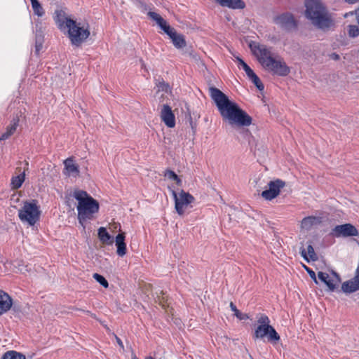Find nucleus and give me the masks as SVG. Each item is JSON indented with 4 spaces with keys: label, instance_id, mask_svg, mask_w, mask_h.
<instances>
[{
    "label": "nucleus",
    "instance_id": "nucleus-18",
    "mask_svg": "<svg viewBox=\"0 0 359 359\" xmlns=\"http://www.w3.org/2000/svg\"><path fill=\"white\" fill-rule=\"evenodd\" d=\"M214 1L222 7L230 9H243L246 4L243 0H214Z\"/></svg>",
    "mask_w": 359,
    "mask_h": 359
},
{
    "label": "nucleus",
    "instance_id": "nucleus-42",
    "mask_svg": "<svg viewBox=\"0 0 359 359\" xmlns=\"http://www.w3.org/2000/svg\"><path fill=\"white\" fill-rule=\"evenodd\" d=\"M174 181L176 182L177 185H178V186H181L182 185V180L179 177V176Z\"/></svg>",
    "mask_w": 359,
    "mask_h": 359
},
{
    "label": "nucleus",
    "instance_id": "nucleus-24",
    "mask_svg": "<svg viewBox=\"0 0 359 359\" xmlns=\"http://www.w3.org/2000/svg\"><path fill=\"white\" fill-rule=\"evenodd\" d=\"M148 15L151 19L156 21L157 25L161 27L162 30L165 32V30H168V28L170 27L169 25L167 24V22L157 13L149 11L148 13Z\"/></svg>",
    "mask_w": 359,
    "mask_h": 359
},
{
    "label": "nucleus",
    "instance_id": "nucleus-7",
    "mask_svg": "<svg viewBox=\"0 0 359 359\" xmlns=\"http://www.w3.org/2000/svg\"><path fill=\"white\" fill-rule=\"evenodd\" d=\"M172 195L175 201V208L179 215H183L185 210L195 201L194 197L189 192L181 190L177 193L172 190Z\"/></svg>",
    "mask_w": 359,
    "mask_h": 359
},
{
    "label": "nucleus",
    "instance_id": "nucleus-43",
    "mask_svg": "<svg viewBox=\"0 0 359 359\" xmlns=\"http://www.w3.org/2000/svg\"><path fill=\"white\" fill-rule=\"evenodd\" d=\"M345 1L349 4H353L359 1V0H345Z\"/></svg>",
    "mask_w": 359,
    "mask_h": 359
},
{
    "label": "nucleus",
    "instance_id": "nucleus-30",
    "mask_svg": "<svg viewBox=\"0 0 359 359\" xmlns=\"http://www.w3.org/2000/svg\"><path fill=\"white\" fill-rule=\"evenodd\" d=\"M2 359H25V356L15 351H9L3 355Z\"/></svg>",
    "mask_w": 359,
    "mask_h": 359
},
{
    "label": "nucleus",
    "instance_id": "nucleus-32",
    "mask_svg": "<svg viewBox=\"0 0 359 359\" xmlns=\"http://www.w3.org/2000/svg\"><path fill=\"white\" fill-rule=\"evenodd\" d=\"M236 58L238 62V67H242L243 70L245 72L248 76L253 74L254 71L249 67V65L244 60H243L239 57H236Z\"/></svg>",
    "mask_w": 359,
    "mask_h": 359
},
{
    "label": "nucleus",
    "instance_id": "nucleus-17",
    "mask_svg": "<svg viewBox=\"0 0 359 359\" xmlns=\"http://www.w3.org/2000/svg\"><path fill=\"white\" fill-rule=\"evenodd\" d=\"M355 16V21L357 22L356 25H350L348 26V36L351 38H355L359 36V7L356 8L354 11H351L344 15L345 18H347L348 15Z\"/></svg>",
    "mask_w": 359,
    "mask_h": 359
},
{
    "label": "nucleus",
    "instance_id": "nucleus-34",
    "mask_svg": "<svg viewBox=\"0 0 359 359\" xmlns=\"http://www.w3.org/2000/svg\"><path fill=\"white\" fill-rule=\"evenodd\" d=\"M268 340L271 342H276L280 340V336L273 327L271 326V329L267 334Z\"/></svg>",
    "mask_w": 359,
    "mask_h": 359
},
{
    "label": "nucleus",
    "instance_id": "nucleus-28",
    "mask_svg": "<svg viewBox=\"0 0 359 359\" xmlns=\"http://www.w3.org/2000/svg\"><path fill=\"white\" fill-rule=\"evenodd\" d=\"M25 174L22 172L17 176H14L11 180V187L12 189H18L21 187L22 184L25 182Z\"/></svg>",
    "mask_w": 359,
    "mask_h": 359
},
{
    "label": "nucleus",
    "instance_id": "nucleus-36",
    "mask_svg": "<svg viewBox=\"0 0 359 359\" xmlns=\"http://www.w3.org/2000/svg\"><path fill=\"white\" fill-rule=\"evenodd\" d=\"M257 323L259 326H267L270 325V320L269 317L265 314H262L258 318Z\"/></svg>",
    "mask_w": 359,
    "mask_h": 359
},
{
    "label": "nucleus",
    "instance_id": "nucleus-22",
    "mask_svg": "<svg viewBox=\"0 0 359 359\" xmlns=\"http://www.w3.org/2000/svg\"><path fill=\"white\" fill-rule=\"evenodd\" d=\"M341 282V278L338 273L332 271L331 274H329V278L326 280L325 284L328 287L330 291H334L339 283Z\"/></svg>",
    "mask_w": 359,
    "mask_h": 359
},
{
    "label": "nucleus",
    "instance_id": "nucleus-46",
    "mask_svg": "<svg viewBox=\"0 0 359 359\" xmlns=\"http://www.w3.org/2000/svg\"><path fill=\"white\" fill-rule=\"evenodd\" d=\"M133 359H138V358H137L136 357H134Z\"/></svg>",
    "mask_w": 359,
    "mask_h": 359
},
{
    "label": "nucleus",
    "instance_id": "nucleus-21",
    "mask_svg": "<svg viewBox=\"0 0 359 359\" xmlns=\"http://www.w3.org/2000/svg\"><path fill=\"white\" fill-rule=\"evenodd\" d=\"M300 254L302 257L307 262H309L310 259L312 261H316L318 259V257L316 253L315 252L314 248L312 245V242H310L307 246V252L306 250L302 246L300 248Z\"/></svg>",
    "mask_w": 359,
    "mask_h": 359
},
{
    "label": "nucleus",
    "instance_id": "nucleus-4",
    "mask_svg": "<svg viewBox=\"0 0 359 359\" xmlns=\"http://www.w3.org/2000/svg\"><path fill=\"white\" fill-rule=\"evenodd\" d=\"M73 196L78 201L77 211L79 223L83 224L86 220L92 219L93 215L99 211V203L86 191L76 190Z\"/></svg>",
    "mask_w": 359,
    "mask_h": 359
},
{
    "label": "nucleus",
    "instance_id": "nucleus-41",
    "mask_svg": "<svg viewBox=\"0 0 359 359\" xmlns=\"http://www.w3.org/2000/svg\"><path fill=\"white\" fill-rule=\"evenodd\" d=\"M116 339L118 344L120 346V347L121 348H123V347H124L122 341L121 340V339L118 338V337H116Z\"/></svg>",
    "mask_w": 359,
    "mask_h": 359
},
{
    "label": "nucleus",
    "instance_id": "nucleus-27",
    "mask_svg": "<svg viewBox=\"0 0 359 359\" xmlns=\"http://www.w3.org/2000/svg\"><path fill=\"white\" fill-rule=\"evenodd\" d=\"M271 325L267 326H259L258 325L257 328L255 330L253 333V339H262L264 337L267 336L269 330L271 329Z\"/></svg>",
    "mask_w": 359,
    "mask_h": 359
},
{
    "label": "nucleus",
    "instance_id": "nucleus-16",
    "mask_svg": "<svg viewBox=\"0 0 359 359\" xmlns=\"http://www.w3.org/2000/svg\"><path fill=\"white\" fill-rule=\"evenodd\" d=\"M13 305V299L6 292L0 290V316L8 312Z\"/></svg>",
    "mask_w": 359,
    "mask_h": 359
},
{
    "label": "nucleus",
    "instance_id": "nucleus-13",
    "mask_svg": "<svg viewBox=\"0 0 359 359\" xmlns=\"http://www.w3.org/2000/svg\"><path fill=\"white\" fill-rule=\"evenodd\" d=\"M162 121L168 127L173 128L175 126V117L171 107L168 104H163L161 111Z\"/></svg>",
    "mask_w": 359,
    "mask_h": 359
},
{
    "label": "nucleus",
    "instance_id": "nucleus-39",
    "mask_svg": "<svg viewBox=\"0 0 359 359\" xmlns=\"http://www.w3.org/2000/svg\"><path fill=\"white\" fill-rule=\"evenodd\" d=\"M304 267L308 273L309 274L310 277L314 280L316 283H318L316 277V273L313 270H311L310 268L306 266V265H304Z\"/></svg>",
    "mask_w": 359,
    "mask_h": 359
},
{
    "label": "nucleus",
    "instance_id": "nucleus-14",
    "mask_svg": "<svg viewBox=\"0 0 359 359\" xmlns=\"http://www.w3.org/2000/svg\"><path fill=\"white\" fill-rule=\"evenodd\" d=\"M323 217L320 216H308L301 222V228L310 231L313 226H319L323 223Z\"/></svg>",
    "mask_w": 359,
    "mask_h": 359
},
{
    "label": "nucleus",
    "instance_id": "nucleus-15",
    "mask_svg": "<svg viewBox=\"0 0 359 359\" xmlns=\"http://www.w3.org/2000/svg\"><path fill=\"white\" fill-rule=\"evenodd\" d=\"M55 22L58 28L62 31L67 29L68 22L69 20H73L72 19L68 18L66 15L65 12L62 10H56L55 11Z\"/></svg>",
    "mask_w": 359,
    "mask_h": 359
},
{
    "label": "nucleus",
    "instance_id": "nucleus-1",
    "mask_svg": "<svg viewBox=\"0 0 359 359\" xmlns=\"http://www.w3.org/2000/svg\"><path fill=\"white\" fill-rule=\"evenodd\" d=\"M210 93L223 119L231 126L239 127L252 124V117L243 110L237 103L230 100L224 93L215 87H210Z\"/></svg>",
    "mask_w": 359,
    "mask_h": 359
},
{
    "label": "nucleus",
    "instance_id": "nucleus-40",
    "mask_svg": "<svg viewBox=\"0 0 359 359\" xmlns=\"http://www.w3.org/2000/svg\"><path fill=\"white\" fill-rule=\"evenodd\" d=\"M330 57L334 60H339V55L336 53H332L330 55Z\"/></svg>",
    "mask_w": 359,
    "mask_h": 359
},
{
    "label": "nucleus",
    "instance_id": "nucleus-9",
    "mask_svg": "<svg viewBox=\"0 0 359 359\" xmlns=\"http://www.w3.org/2000/svg\"><path fill=\"white\" fill-rule=\"evenodd\" d=\"M330 235L339 238V237H351L358 236L359 232L358 229L353 224L347 223L341 225H337L332 229Z\"/></svg>",
    "mask_w": 359,
    "mask_h": 359
},
{
    "label": "nucleus",
    "instance_id": "nucleus-6",
    "mask_svg": "<svg viewBox=\"0 0 359 359\" xmlns=\"http://www.w3.org/2000/svg\"><path fill=\"white\" fill-rule=\"evenodd\" d=\"M36 200L25 201L18 211V217L22 222L34 226L40 219L41 211Z\"/></svg>",
    "mask_w": 359,
    "mask_h": 359
},
{
    "label": "nucleus",
    "instance_id": "nucleus-38",
    "mask_svg": "<svg viewBox=\"0 0 359 359\" xmlns=\"http://www.w3.org/2000/svg\"><path fill=\"white\" fill-rule=\"evenodd\" d=\"M318 277L322 282L325 283L326 280L329 278V274L325 272L319 271L318 273Z\"/></svg>",
    "mask_w": 359,
    "mask_h": 359
},
{
    "label": "nucleus",
    "instance_id": "nucleus-8",
    "mask_svg": "<svg viewBox=\"0 0 359 359\" xmlns=\"http://www.w3.org/2000/svg\"><path fill=\"white\" fill-rule=\"evenodd\" d=\"M273 22L286 31H290L297 27V22L293 14L289 12L276 16L273 18Z\"/></svg>",
    "mask_w": 359,
    "mask_h": 359
},
{
    "label": "nucleus",
    "instance_id": "nucleus-19",
    "mask_svg": "<svg viewBox=\"0 0 359 359\" xmlns=\"http://www.w3.org/2000/svg\"><path fill=\"white\" fill-rule=\"evenodd\" d=\"M19 118L18 116L14 117L9 126L6 127V131L0 136V141H4L8 139L15 132L18 126Z\"/></svg>",
    "mask_w": 359,
    "mask_h": 359
},
{
    "label": "nucleus",
    "instance_id": "nucleus-10",
    "mask_svg": "<svg viewBox=\"0 0 359 359\" xmlns=\"http://www.w3.org/2000/svg\"><path fill=\"white\" fill-rule=\"evenodd\" d=\"M285 185V182L279 179L270 181L268 184L269 189L263 191L261 195L264 199L271 201L280 194V189Z\"/></svg>",
    "mask_w": 359,
    "mask_h": 359
},
{
    "label": "nucleus",
    "instance_id": "nucleus-5",
    "mask_svg": "<svg viewBox=\"0 0 359 359\" xmlns=\"http://www.w3.org/2000/svg\"><path fill=\"white\" fill-rule=\"evenodd\" d=\"M67 30L72 44L76 46H80L90 34L88 23L81 24L76 20L69 21Z\"/></svg>",
    "mask_w": 359,
    "mask_h": 359
},
{
    "label": "nucleus",
    "instance_id": "nucleus-20",
    "mask_svg": "<svg viewBox=\"0 0 359 359\" xmlns=\"http://www.w3.org/2000/svg\"><path fill=\"white\" fill-rule=\"evenodd\" d=\"M125 238L126 236L124 233H120L116 236L115 242L117 248L116 253L120 257H123L126 254Z\"/></svg>",
    "mask_w": 359,
    "mask_h": 359
},
{
    "label": "nucleus",
    "instance_id": "nucleus-31",
    "mask_svg": "<svg viewBox=\"0 0 359 359\" xmlns=\"http://www.w3.org/2000/svg\"><path fill=\"white\" fill-rule=\"evenodd\" d=\"M231 309L234 313V316L239 320H247L249 318V316L247 313H241L236 306V305L231 302L229 305Z\"/></svg>",
    "mask_w": 359,
    "mask_h": 359
},
{
    "label": "nucleus",
    "instance_id": "nucleus-33",
    "mask_svg": "<svg viewBox=\"0 0 359 359\" xmlns=\"http://www.w3.org/2000/svg\"><path fill=\"white\" fill-rule=\"evenodd\" d=\"M248 78L252 81V82L255 85V86L259 90H263L264 88V84L262 83L259 78L257 76V75L253 72V74L248 76Z\"/></svg>",
    "mask_w": 359,
    "mask_h": 359
},
{
    "label": "nucleus",
    "instance_id": "nucleus-26",
    "mask_svg": "<svg viewBox=\"0 0 359 359\" xmlns=\"http://www.w3.org/2000/svg\"><path fill=\"white\" fill-rule=\"evenodd\" d=\"M98 238L104 244H112L113 237L107 232L106 228L100 227L98 229Z\"/></svg>",
    "mask_w": 359,
    "mask_h": 359
},
{
    "label": "nucleus",
    "instance_id": "nucleus-29",
    "mask_svg": "<svg viewBox=\"0 0 359 359\" xmlns=\"http://www.w3.org/2000/svg\"><path fill=\"white\" fill-rule=\"evenodd\" d=\"M31 4L34 13L36 15L39 17H42L45 14L44 9L43 8L41 4L39 3L38 0H34L31 1Z\"/></svg>",
    "mask_w": 359,
    "mask_h": 359
},
{
    "label": "nucleus",
    "instance_id": "nucleus-37",
    "mask_svg": "<svg viewBox=\"0 0 359 359\" xmlns=\"http://www.w3.org/2000/svg\"><path fill=\"white\" fill-rule=\"evenodd\" d=\"M164 176L172 180H176L178 177V175L171 170H166Z\"/></svg>",
    "mask_w": 359,
    "mask_h": 359
},
{
    "label": "nucleus",
    "instance_id": "nucleus-45",
    "mask_svg": "<svg viewBox=\"0 0 359 359\" xmlns=\"http://www.w3.org/2000/svg\"><path fill=\"white\" fill-rule=\"evenodd\" d=\"M145 359H154V358L151 356H147L145 358Z\"/></svg>",
    "mask_w": 359,
    "mask_h": 359
},
{
    "label": "nucleus",
    "instance_id": "nucleus-3",
    "mask_svg": "<svg viewBox=\"0 0 359 359\" xmlns=\"http://www.w3.org/2000/svg\"><path fill=\"white\" fill-rule=\"evenodd\" d=\"M305 17L318 29L328 32L335 26L332 13L321 0H305Z\"/></svg>",
    "mask_w": 359,
    "mask_h": 359
},
{
    "label": "nucleus",
    "instance_id": "nucleus-12",
    "mask_svg": "<svg viewBox=\"0 0 359 359\" xmlns=\"http://www.w3.org/2000/svg\"><path fill=\"white\" fill-rule=\"evenodd\" d=\"M64 164V175L67 176L78 177L79 175V167L75 163L74 157H69L63 162Z\"/></svg>",
    "mask_w": 359,
    "mask_h": 359
},
{
    "label": "nucleus",
    "instance_id": "nucleus-11",
    "mask_svg": "<svg viewBox=\"0 0 359 359\" xmlns=\"http://www.w3.org/2000/svg\"><path fill=\"white\" fill-rule=\"evenodd\" d=\"M165 33L169 36L173 46L177 49L184 48L187 46V42L184 35L179 34L176 30L170 27Z\"/></svg>",
    "mask_w": 359,
    "mask_h": 359
},
{
    "label": "nucleus",
    "instance_id": "nucleus-35",
    "mask_svg": "<svg viewBox=\"0 0 359 359\" xmlns=\"http://www.w3.org/2000/svg\"><path fill=\"white\" fill-rule=\"evenodd\" d=\"M93 278L104 287L107 288L109 287L108 281L103 276L95 273L93 274Z\"/></svg>",
    "mask_w": 359,
    "mask_h": 359
},
{
    "label": "nucleus",
    "instance_id": "nucleus-44",
    "mask_svg": "<svg viewBox=\"0 0 359 359\" xmlns=\"http://www.w3.org/2000/svg\"><path fill=\"white\" fill-rule=\"evenodd\" d=\"M40 46H37V45L36 46V51H39V49H40Z\"/></svg>",
    "mask_w": 359,
    "mask_h": 359
},
{
    "label": "nucleus",
    "instance_id": "nucleus-2",
    "mask_svg": "<svg viewBox=\"0 0 359 359\" xmlns=\"http://www.w3.org/2000/svg\"><path fill=\"white\" fill-rule=\"evenodd\" d=\"M249 46L264 69L280 76L289 74L290 72L289 67L280 56L272 51V47L256 42H251Z\"/></svg>",
    "mask_w": 359,
    "mask_h": 359
},
{
    "label": "nucleus",
    "instance_id": "nucleus-23",
    "mask_svg": "<svg viewBox=\"0 0 359 359\" xmlns=\"http://www.w3.org/2000/svg\"><path fill=\"white\" fill-rule=\"evenodd\" d=\"M354 278L345 281L341 285V290L346 294H351L359 290V286L355 282Z\"/></svg>",
    "mask_w": 359,
    "mask_h": 359
},
{
    "label": "nucleus",
    "instance_id": "nucleus-25",
    "mask_svg": "<svg viewBox=\"0 0 359 359\" xmlns=\"http://www.w3.org/2000/svg\"><path fill=\"white\" fill-rule=\"evenodd\" d=\"M155 86L158 88V91H162L165 93H170L172 88L168 83L165 82L163 78L159 76L154 79Z\"/></svg>",
    "mask_w": 359,
    "mask_h": 359
}]
</instances>
